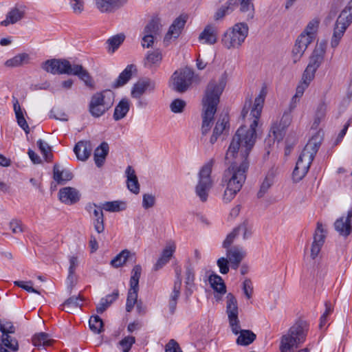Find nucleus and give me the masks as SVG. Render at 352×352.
<instances>
[{"label": "nucleus", "instance_id": "6e6552de", "mask_svg": "<svg viewBox=\"0 0 352 352\" xmlns=\"http://www.w3.org/2000/svg\"><path fill=\"white\" fill-rule=\"evenodd\" d=\"M213 163L214 160H210L202 166L199 173V180L195 186V193L202 202L207 201L209 191L213 185L211 178Z\"/></svg>", "mask_w": 352, "mask_h": 352}, {"label": "nucleus", "instance_id": "37998d69", "mask_svg": "<svg viewBox=\"0 0 352 352\" xmlns=\"http://www.w3.org/2000/svg\"><path fill=\"white\" fill-rule=\"evenodd\" d=\"M346 30V28L342 25L341 24H338V22L336 23V27L331 42L332 47L335 48L338 45L340 40L342 37Z\"/></svg>", "mask_w": 352, "mask_h": 352}, {"label": "nucleus", "instance_id": "ddd939ff", "mask_svg": "<svg viewBox=\"0 0 352 352\" xmlns=\"http://www.w3.org/2000/svg\"><path fill=\"white\" fill-rule=\"evenodd\" d=\"M292 122L291 112L285 111L283 117L279 123L275 122L272 124L270 133L269 138L272 137V140L274 142L277 140L279 142L281 140L284 135L285 129Z\"/></svg>", "mask_w": 352, "mask_h": 352}, {"label": "nucleus", "instance_id": "ea45409f", "mask_svg": "<svg viewBox=\"0 0 352 352\" xmlns=\"http://www.w3.org/2000/svg\"><path fill=\"white\" fill-rule=\"evenodd\" d=\"M138 291L139 287L130 286L126 302V310L127 312L131 311L135 305L137 303Z\"/></svg>", "mask_w": 352, "mask_h": 352}, {"label": "nucleus", "instance_id": "1a4fd4ad", "mask_svg": "<svg viewBox=\"0 0 352 352\" xmlns=\"http://www.w3.org/2000/svg\"><path fill=\"white\" fill-rule=\"evenodd\" d=\"M226 314L232 333L235 335L239 334L240 322L238 316V302L232 293H228L226 296Z\"/></svg>", "mask_w": 352, "mask_h": 352}, {"label": "nucleus", "instance_id": "79ce46f5", "mask_svg": "<svg viewBox=\"0 0 352 352\" xmlns=\"http://www.w3.org/2000/svg\"><path fill=\"white\" fill-rule=\"evenodd\" d=\"M327 104L323 101L318 104L316 109L312 127L316 129L319 126L321 121L324 120L327 112Z\"/></svg>", "mask_w": 352, "mask_h": 352}, {"label": "nucleus", "instance_id": "c03bdc74", "mask_svg": "<svg viewBox=\"0 0 352 352\" xmlns=\"http://www.w3.org/2000/svg\"><path fill=\"white\" fill-rule=\"evenodd\" d=\"M319 25V21L317 19H313L309 22L304 31L300 34H304L306 36H309V38L314 41L316 34L318 31Z\"/></svg>", "mask_w": 352, "mask_h": 352}, {"label": "nucleus", "instance_id": "09e8293b", "mask_svg": "<svg viewBox=\"0 0 352 352\" xmlns=\"http://www.w3.org/2000/svg\"><path fill=\"white\" fill-rule=\"evenodd\" d=\"M37 145L41 152L42 153L43 157H45V160L50 162L52 157V154L51 153V147L47 142H44L41 139H39L37 141Z\"/></svg>", "mask_w": 352, "mask_h": 352}, {"label": "nucleus", "instance_id": "bb28decb", "mask_svg": "<svg viewBox=\"0 0 352 352\" xmlns=\"http://www.w3.org/2000/svg\"><path fill=\"white\" fill-rule=\"evenodd\" d=\"M162 59V55L160 50L148 51L144 58V66L148 68L158 67Z\"/></svg>", "mask_w": 352, "mask_h": 352}, {"label": "nucleus", "instance_id": "dca6fc26", "mask_svg": "<svg viewBox=\"0 0 352 352\" xmlns=\"http://www.w3.org/2000/svg\"><path fill=\"white\" fill-rule=\"evenodd\" d=\"M96 8L102 13H112L123 6L127 0H94Z\"/></svg>", "mask_w": 352, "mask_h": 352}, {"label": "nucleus", "instance_id": "f8f14e48", "mask_svg": "<svg viewBox=\"0 0 352 352\" xmlns=\"http://www.w3.org/2000/svg\"><path fill=\"white\" fill-rule=\"evenodd\" d=\"M85 209L90 215L95 230L99 234L103 232L104 230V220L101 206L89 203L86 206Z\"/></svg>", "mask_w": 352, "mask_h": 352}, {"label": "nucleus", "instance_id": "2f4dec72", "mask_svg": "<svg viewBox=\"0 0 352 352\" xmlns=\"http://www.w3.org/2000/svg\"><path fill=\"white\" fill-rule=\"evenodd\" d=\"M83 299L80 295L74 296L66 300L62 306V309L67 313H72L82 305Z\"/></svg>", "mask_w": 352, "mask_h": 352}, {"label": "nucleus", "instance_id": "20e7f679", "mask_svg": "<svg viewBox=\"0 0 352 352\" xmlns=\"http://www.w3.org/2000/svg\"><path fill=\"white\" fill-rule=\"evenodd\" d=\"M320 144L321 139L317 135L313 136L305 145L293 171L294 181L298 182L306 175Z\"/></svg>", "mask_w": 352, "mask_h": 352}, {"label": "nucleus", "instance_id": "5701e85b", "mask_svg": "<svg viewBox=\"0 0 352 352\" xmlns=\"http://www.w3.org/2000/svg\"><path fill=\"white\" fill-rule=\"evenodd\" d=\"M92 151V146L89 141H80L74 148V152L78 160L81 161L87 160Z\"/></svg>", "mask_w": 352, "mask_h": 352}, {"label": "nucleus", "instance_id": "c756f323", "mask_svg": "<svg viewBox=\"0 0 352 352\" xmlns=\"http://www.w3.org/2000/svg\"><path fill=\"white\" fill-rule=\"evenodd\" d=\"M228 124V118L226 116L218 120L210 139L211 144H214L217 142L218 138L223 133V131L226 130Z\"/></svg>", "mask_w": 352, "mask_h": 352}, {"label": "nucleus", "instance_id": "8fccbe9b", "mask_svg": "<svg viewBox=\"0 0 352 352\" xmlns=\"http://www.w3.org/2000/svg\"><path fill=\"white\" fill-rule=\"evenodd\" d=\"M89 324L90 329L94 333H99L101 332V330L102 329L103 322L99 316H94L90 318Z\"/></svg>", "mask_w": 352, "mask_h": 352}, {"label": "nucleus", "instance_id": "f704fd0d", "mask_svg": "<svg viewBox=\"0 0 352 352\" xmlns=\"http://www.w3.org/2000/svg\"><path fill=\"white\" fill-rule=\"evenodd\" d=\"M102 210L110 212H118L123 211L126 208V203L123 201L116 200L106 201L101 204Z\"/></svg>", "mask_w": 352, "mask_h": 352}, {"label": "nucleus", "instance_id": "9d476101", "mask_svg": "<svg viewBox=\"0 0 352 352\" xmlns=\"http://www.w3.org/2000/svg\"><path fill=\"white\" fill-rule=\"evenodd\" d=\"M0 331L2 333L1 337L2 344L12 351H17L19 349L18 341L11 336L16 331V328L12 322L0 320Z\"/></svg>", "mask_w": 352, "mask_h": 352}, {"label": "nucleus", "instance_id": "aec40b11", "mask_svg": "<svg viewBox=\"0 0 352 352\" xmlns=\"http://www.w3.org/2000/svg\"><path fill=\"white\" fill-rule=\"evenodd\" d=\"M193 72L189 68H184L177 76V92H185L192 83Z\"/></svg>", "mask_w": 352, "mask_h": 352}, {"label": "nucleus", "instance_id": "5fc2aeb1", "mask_svg": "<svg viewBox=\"0 0 352 352\" xmlns=\"http://www.w3.org/2000/svg\"><path fill=\"white\" fill-rule=\"evenodd\" d=\"M135 339L133 336H126L119 342V345L122 348L123 352H129L135 343Z\"/></svg>", "mask_w": 352, "mask_h": 352}, {"label": "nucleus", "instance_id": "0eeeda50", "mask_svg": "<svg viewBox=\"0 0 352 352\" xmlns=\"http://www.w3.org/2000/svg\"><path fill=\"white\" fill-rule=\"evenodd\" d=\"M249 28L245 23H237L223 35L221 43L228 49H239L248 35Z\"/></svg>", "mask_w": 352, "mask_h": 352}, {"label": "nucleus", "instance_id": "a878e982", "mask_svg": "<svg viewBox=\"0 0 352 352\" xmlns=\"http://www.w3.org/2000/svg\"><path fill=\"white\" fill-rule=\"evenodd\" d=\"M195 272L192 268L188 267L185 272L184 284H185V295L188 298L195 289Z\"/></svg>", "mask_w": 352, "mask_h": 352}, {"label": "nucleus", "instance_id": "bf43d9fd", "mask_svg": "<svg viewBox=\"0 0 352 352\" xmlns=\"http://www.w3.org/2000/svg\"><path fill=\"white\" fill-rule=\"evenodd\" d=\"M124 39L123 35H116L108 39L107 43L112 47L113 52L119 47Z\"/></svg>", "mask_w": 352, "mask_h": 352}, {"label": "nucleus", "instance_id": "69168bd1", "mask_svg": "<svg viewBox=\"0 0 352 352\" xmlns=\"http://www.w3.org/2000/svg\"><path fill=\"white\" fill-rule=\"evenodd\" d=\"M305 52V50L296 42L292 50V57L294 63H296L298 60H299L304 54Z\"/></svg>", "mask_w": 352, "mask_h": 352}, {"label": "nucleus", "instance_id": "e2e57ef3", "mask_svg": "<svg viewBox=\"0 0 352 352\" xmlns=\"http://www.w3.org/2000/svg\"><path fill=\"white\" fill-rule=\"evenodd\" d=\"M14 285L25 289V291H27L28 292L40 294L38 290H36V289H34L32 287V281L25 282V281L17 280V281L14 282Z\"/></svg>", "mask_w": 352, "mask_h": 352}, {"label": "nucleus", "instance_id": "473e14b6", "mask_svg": "<svg viewBox=\"0 0 352 352\" xmlns=\"http://www.w3.org/2000/svg\"><path fill=\"white\" fill-rule=\"evenodd\" d=\"M336 22L347 28L352 23V0H351L346 8L339 15Z\"/></svg>", "mask_w": 352, "mask_h": 352}, {"label": "nucleus", "instance_id": "58836bf2", "mask_svg": "<svg viewBox=\"0 0 352 352\" xmlns=\"http://www.w3.org/2000/svg\"><path fill=\"white\" fill-rule=\"evenodd\" d=\"M32 344L37 347L47 346L51 345L52 342V340L50 338L49 334L44 332L36 333L32 337Z\"/></svg>", "mask_w": 352, "mask_h": 352}, {"label": "nucleus", "instance_id": "4be33fe9", "mask_svg": "<svg viewBox=\"0 0 352 352\" xmlns=\"http://www.w3.org/2000/svg\"><path fill=\"white\" fill-rule=\"evenodd\" d=\"M204 43L213 45L217 41V28L213 24L207 25L199 36Z\"/></svg>", "mask_w": 352, "mask_h": 352}, {"label": "nucleus", "instance_id": "423d86ee", "mask_svg": "<svg viewBox=\"0 0 352 352\" xmlns=\"http://www.w3.org/2000/svg\"><path fill=\"white\" fill-rule=\"evenodd\" d=\"M115 94L110 89H105L94 94L89 104V111L94 118L104 115L114 103Z\"/></svg>", "mask_w": 352, "mask_h": 352}, {"label": "nucleus", "instance_id": "338daca9", "mask_svg": "<svg viewBox=\"0 0 352 352\" xmlns=\"http://www.w3.org/2000/svg\"><path fill=\"white\" fill-rule=\"evenodd\" d=\"M155 197L151 194H144L142 199V207L145 209L150 208L155 205Z\"/></svg>", "mask_w": 352, "mask_h": 352}, {"label": "nucleus", "instance_id": "c85d7f7f", "mask_svg": "<svg viewBox=\"0 0 352 352\" xmlns=\"http://www.w3.org/2000/svg\"><path fill=\"white\" fill-rule=\"evenodd\" d=\"M24 11L19 8H12L6 15L5 20L1 22L3 26H8L10 24H14L21 20L24 16Z\"/></svg>", "mask_w": 352, "mask_h": 352}, {"label": "nucleus", "instance_id": "a18cd8bd", "mask_svg": "<svg viewBox=\"0 0 352 352\" xmlns=\"http://www.w3.org/2000/svg\"><path fill=\"white\" fill-rule=\"evenodd\" d=\"M131 252L124 250L118 254L111 261V265L114 267H119L125 263L129 257Z\"/></svg>", "mask_w": 352, "mask_h": 352}, {"label": "nucleus", "instance_id": "0e129e2a", "mask_svg": "<svg viewBox=\"0 0 352 352\" xmlns=\"http://www.w3.org/2000/svg\"><path fill=\"white\" fill-rule=\"evenodd\" d=\"M229 263L230 262L228 261V258L225 257H221L217 260V264L219 268V272L222 274H226L228 273Z\"/></svg>", "mask_w": 352, "mask_h": 352}, {"label": "nucleus", "instance_id": "13d9d810", "mask_svg": "<svg viewBox=\"0 0 352 352\" xmlns=\"http://www.w3.org/2000/svg\"><path fill=\"white\" fill-rule=\"evenodd\" d=\"M243 291L248 299H250L253 294V284L250 278H245L243 283Z\"/></svg>", "mask_w": 352, "mask_h": 352}, {"label": "nucleus", "instance_id": "b1692460", "mask_svg": "<svg viewBox=\"0 0 352 352\" xmlns=\"http://www.w3.org/2000/svg\"><path fill=\"white\" fill-rule=\"evenodd\" d=\"M125 174L128 189L134 194H138L140 192V184L135 170L132 166H128L125 170Z\"/></svg>", "mask_w": 352, "mask_h": 352}, {"label": "nucleus", "instance_id": "7c9ffc66", "mask_svg": "<svg viewBox=\"0 0 352 352\" xmlns=\"http://www.w3.org/2000/svg\"><path fill=\"white\" fill-rule=\"evenodd\" d=\"M109 152V145L107 142H102L94 151V161L98 167L104 164V160Z\"/></svg>", "mask_w": 352, "mask_h": 352}, {"label": "nucleus", "instance_id": "f3484780", "mask_svg": "<svg viewBox=\"0 0 352 352\" xmlns=\"http://www.w3.org/2000/svg\"><path fill=\"white\" fill-rule=\"evenodd\" d=\"M155 87V83L151 79L140 80L133 85L131 90V96L137 99L140 98L146 91H153Z\"/></svg>", "mask_w": 352, "mask_h": 352}, {"label": "nucleus", "instance_id": "6ab92c4d", "mask_svg": "<svg viewBox=\"0 0 352 352\" xmlns=\"http://www.w3.org/2000/svg\"><path fill=\"white\" fill-rule=\"evenodd\" d=\"M175 250L174 242L168 243L163 250L160 258L153 267V271H158L166 265L172 258Z\"/></svg>", "mask_w": 352, "mask_h": 352}, {"label": "nucleus", "instance_id": "4c0bfd02", "mask_svg": "<svg viewBox=\"0 0 352 352\" xmlns=\"http://www.w3.org/2000/svg\"><path fill=\"white\" fill-rule=\"evenodd\" d=\"M30 56L26 53L19 54L7 60L5 65L9 67H17L28 63Z\"/></svg>", "mask_w": 352, "mask_h": 352}, {"label": "nucleus", "instance_id": "7ed1b4c3", "mask_svg": "<svg viewBox=\"0 0 352 352\" xmlns=\"http://www.w3.org/2000/svg\"><path fill=\"white\" fill-rule=\"evenodd\" d=\"M42 68L52 74L77 76L87 87H93V80L89 72L81 65H72L65 59H50L45 61Z\"/></svg>", "mask_w": 352, "mask_h": 352}, {"label": "nucleus", "instance_id": "603ef678", "mask_svg": "<svg viewBox=\"0 0 352 352\" xmlns=\"http://www.w3.org/2000/svg\"><path fill=\"white\" fill-rule=\"evenodd\" d=\"M9 228L14 234L23 233L25 228L22 221L17 219H13L10 221Z\"/></svg>", "mask_w": 352, "mask_h": 352}, {"label": "nucleus", "instance_id": "864d4df0", "mask_svg": "<svg viewBox=\"0 0 352 352\" xmlns=\"http://www.w3.org/2000/svg\"><path fill=\"white\" fill-rule=\"evenodd\" d=\"M273 184V177L272 175H267L264 181L263 182L260 190L258 192L257 196L258 198H261L264 196L265 192L268 190L270 186Z\"/></svg>", "mask_w": 352, "mask_h": 352}, {"label": "nucleus", "instance_id": "393cba45", "mask_svg": "<svg viewBox=\"0 0 352 352\" xmlns=\"http://www.w3.org/2000/svg\"><path fill=\"white\" fill-rule=\"evenodd\" d=\"M136 71V67L134 65H129L120 74L118 78L113 82L112 87L118 88L124 85L131 78L133 72Z\"/></svg>", "mask_w": 352, "mask_h": 352}, {"label": "nucleus", "instance_id": "39448f33", "mask_svg": "<svg viewBox=\"0 0 352 352\" xmlns=\"http://www.w3.org/2000/svg\"><path fill=\"white\" fill-rule=\"evenodd\" d=\"M309 324L305 320H298L292 326L288 332L281 338L280 352H289L305 340Z\"/></svg>", "mask_w": 352, "mask_h": 352}, {"label": "nucleus", "instance_id": "f257e3e1", "mask_svg": "<svg viewBox=\"0 0 352 352\" xmlns=\"http://www.w3.org/2000/svg\"><path fill=\"white\" fill-rule=\"evenodd\" d=\"M266 92L262 89L255 98L252 107L251 100H246L241 111L243 119L248 116L252 119L248 129L242 126L238 129L233 136L225 155V161L230 164L224 171L222 182L234 188L241 189L246 179V172L249 167L248 155L252 149L256 139V127L263 109Z\"/></svg>", "mask_w": 352, "mask_h": 352}, {"label": "nucleus", "instance_id": "680f3d73", "mask_svg": "<svg viewBox=\"0 0 352 352\" xmlns=\"http://www.w3.org/2000/svg\"><path fill=\"white\" fill-rule=\"evenodd\" d=\"M188 18V14L184 12L177 16V37L182 34Z\"/></svg>", "mask_w": 352, "mask_h": 352}, {"label": "nucleus", "instance_id": "052dcab7", "mask_svg": "<svg viewBox=\"0 0 352 352\" xmlns=\"http://www.w3.org/2000/svg\"><path fill=\"white\" fill-rule=\"evenodd\" d=\"M239 235L237 228H235L233 230L227 235L226 239L223 242V248L227 249L230 248L231 245L233 243L236 237Z\"/></svg>", "mask_w": 352, "mask_h": 352}, {"label": "nucleus", "instance_id": "de8ad7c7", "mask_svg": "<svg viewBox=\"0 0 352 352\" xmlns=\"http://www.w3.org/2000/svg\"><path fill=\"white\" fill-rule=\"evenodd\" d=\"M314 77H308V75H306L305 73H303L302 78V82L296 88V91L295 95L298 97H302L304 94L305 90L308 87L311 81L314 79Z\"/></svg>", "mask_w": 352, "mask_h": 352}, {"label": "nucleus", "instance_id": "412c9836", "mask_svg": "<svg viewBox=\"0 0 352 352\" xmlns=\"http://www.w3.org/2000/svg\"><path fill=\"white\" fill-rule=\"evenodd\" d=\"M58 195L60 200L66 204L76 203L80 197L78 190L72 187H65L60 189Z\"/></svg>", "mask_w": 352, "mask_h": 352}, {"label": "nucleus", "instance_id": "49530a36", "mask_svg": "<svg viewBox=\"0 0 352 352\" xmlns=\"http://www.w3.org/2000/svg\"><path fill=\"white\" fill-rule=\"evenodd\" d=\"M142 274V267L136 265L133 267L131 273L130 286L139 287V280Z\"/></svg>", "mask_w": 352, "mask_h": 352}, {"label": "nucleus", "instance_id": "774afa93", "mask_svg": "<svg viewBox=\"0 0 352 352\" xmlns=\"http://www.w3.org/2000/svg\"><path fill=\"white\" fill-rule=\"evenodd\" d=\"M69 4L76 14H80L84 9V2L82 0H70Z\"/></svg>", "mask_w": 352, "mask_h": 352}, {"label": "nucleus", "instance_id": "a19ab883", "mask_svg": "<svg viewBox=\"0 0 352 352\" xmlns=\"http://www.w3.org/2000/svg\"><path fill=\"white\" fill-rule=\"evenodd\" d=\"M161 25L159 20L157 19H151L148 24L145 26L142 34H150L153 36L156 37L159 34L160 31Z\"/></svg>", "mask_w": 352, "mask_h": 352}, {"label": "nucleus", "instance_id": "2eb2a0df", "mask_svg": "<svg viewBox=\"0 0 352 352\" xmlns=\"http://www.w3.org/2000/svg\"><path fill=\"white\" fill-rule=\"evenodd\" d=\"M334 228L344 237L348 236L352 232V209L347 212L346 217H342L335 221Z\"/></svg>", "mask_w": 352, "mask_h": 352}, {"label": "nucleus", "instance_id": "e433bc0d", "mask_svg": "<svg viewBox=\"0 0 352 352\" xmlns=\"http://www.w3.org/2000/svg\"><path fill=\"white\" fill-rule=\"evenodd\" d=\"M54 179L58 184L70 181L73 178L72 173L68 170H60L58 165L54 166Z\"/></svg>", "mask_w": 352, "mask_h": 352}, {"label": "nucleus", "instance_id": "9b49d317", "mask_svg": "<svg viewBox=\"0 0 352 352\" xmlns=\"http://www.w3.org/2000/svg\"><path fill=\"white\" fill-rule=\"evenodd\" d=\"M326 43L323 42L316 45L315 49L309 58V64L304 71V73H305L306 75H308L309 78L315 76L316 70L323 62L326 52Z\"/></svg>", "mask_w": 352, "mask_h": 352}, {"label": "nucleus", "instance_id": "4468645a", "mask_svg": "<svg viewBox=\"0 0 352 352\" xmlns=\"http://www.w3.org/2000/svg\"><path fill=\"white\" fill-rule=\"evenodd\" d=\"M326 230L320 222L317 223L316 230L314 235V241L311 248V257L314 259L320 253L326 238Z\"/></svg>", "mask_w": 352, "mask_h": 352}, {"label": "nucleus", "instance_id": "c9c22d12", "mask_svg": "<svg viewBox=\"0 0 352 352\" xmlns=\"http://www.w3.org/2000/svg\"><path fill=\"white\" fill-rule=\"evenodd\" d=\"M208 281L211 287L220 294L226 293V287L222 278L217 274H212L209 276Z\"/></svg>", "mask_w": 352, "mask_h": 352}, {"label": "nucleus", "instance_id": "3c124183", "mask_svg": "<svg viewBox=\"0 0 352 352\" xmlns=\"http://www.w3.org/2000/svg\"><path fill=\"white\" fill-rule=\"evenodd\" d=\"M251 1L252 0H239L241 12H250V13L248 14V17L249 19H253L254 17V5Z\"/></svg>", "mask_w": 352, "mask_h": 352}, {"label": "nucleus", "instance_id": "4d7b16f0", "mask_svg": "<svg viewBox=\"0 0 352 352\" xmlns=\"http://www.w3.org/2000/svg\"><path fill=\"white\" fill-rule=\"evenodd\" d=\"M240 190L241 189L234 188L233 186H227L223 196L224 202H230L232 199H234V197L236 196L237 192L240 191Z\"/></svg>", "mask_w": 352, "mask_h": 352}, {"label": "nucleus", "instance_id": "cd10ccee", "mask_svg": "<svg viewBox=\"0 0 352 352\" xmlns=\"http://www.w3.org/2000/svg\"><path fill=\"white\" fill-rule=\"evenodd\" d=\"M130 109V102L127 98H122L116 106L113 118L116 121L124 118Z\"/></svg>", "mask_w": 352, "mask_h": 352}, {"label": "nucleus", "instance_id": "6e6d98bb", "mask_svg": "<svg viewBox=\"0 0 352 352\" xmlns=\"http://www.w3.org/2000/svg\"><path fill=\"white\" fill-rule=\"evenodd\" d=\"M236 228L239 234L240 232L243 233V239H247L252 234V226L248 224L247 221L239 224Z\"/></svg>", "mask_w": 352, "mask_h": 352}, {"label": "nucleus", "instance_id": "72a5a7b5", "mask_svg": "<svg viewBox=\"0 0 352 352\" xmlns=\"http://www.w3.org/2000/svg\"><path fill=\"white\" fill-rule=\"evenodd\" d=\"M239 336L236 339V343L239 345L247 346L252 343L256 336L250 330H242L239 326Z\"/></svg>", "mask_w": 352, "mask_h": 352}, {"label": "nucleus", "instance_id": "f03ea898", "mask_svg": "<svg viewBox=\"0 0 352 352\" xmlns=\"http://www.w3.org/2000/svg\"><path fill=\"white\" fill-rule=\"evenodd\" d=\"M226 84V77L223 75L219 82L211 80L206 89L205 96L202 99V135L207 134L213 124L214 116L217 111V106L219 102V98Z\"/></svg>", "mask_w": 352, "mask_h": 352}, {"label": "nucleus", "instance_id": "a211bd4d", "mask_svg": "<svg viewBox=\"0 0 352 352\" xmlns=\"http://www.w3.org/2000/svg\"><path fill=\"white\" fill-rule=\"evenodd\" d=\"M226 256L232 269L236 270L245 256V252L238 246L227 248Z\"/></svg>", "mask_w": 352, "mask_h": 352}]
</instances>
